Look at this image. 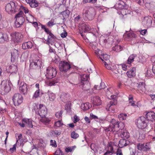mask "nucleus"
<instances>
[{
  "label": "nucleus",
  "mask_w": 155,
  "mask_h": 155,
  "mask_svg": "<svg viewBox=\"0 0 155 155\" xmlns=\"http://www.w3.org/2000/svg\"><path fill=\"white\" fill-rule=\"evenodd\" d=\"M19 89L21 92L24 94H26L28 91L27 84L24 82H21L20 84Z\"/></svg>",
  "instance_id": "15"
},
{
  "label": "nucleus",
  "mask_w": 155,
  "mask_h": 155,
  "mask_svg": "<svg viewBox=\"0 0 155 155\" xmlns=\"http://www.w3.org/2000/svg\"><path fill=\"white\" fill-rule=\"evenodd\" d=\"M92 104L94 106H99L101 104V101L98 97H95L93 98Z\"/></svg>",
  "instance_id": "21"
},
{
  "label": "nucleus",
  "mask_w": 155,
  "mask_h": 155,
  "mask_svg": "<svg viewBox=\"0 0 155 155\" xmlns=\"http://www.w3.org/2000/svg\"><path fill=\"white\" fill-rule=\"evenodd\" d=\"M139 31L140 34L143 35H145L147 33V30L145 29L143 30L141 29L139 30Z\"/></svg>",
  "instance_id": "52"
},
{
  "label": "nucleus",
  "mask_w": 155,
  "mask_h": 155,
  "mask_svg": "<svg viewBox=\"0 0 155 155\" xmlns=\"http://www.w3.org/2000/svg\"><path fill=\"white\" fill-rule=\"evenodd\" d=\"M120 67H121L122 69L124 71H126L127 69V66L125 64H121L119 65Z\"/></svg>",
  "instance_id": "58"
},
{
  "label": "nucleus",
  "mask_w": 155,
  "mask_h": 155,
  "mask_svg": "<svg viewBox=\"0 0 155 155\" xmlns=\"http://www.w3.org/2000/svg\"><path fill=\"white\" fill-rule=\"evenodd\" d=\"M99 57L103 62H104L105 60L106 61V62H109L110 56L106 54H101V56H99Z\"/></svg>",
  "instance_id": "27"
},
{
  "label": "nucleus",
  "mask_w": 155,
  "mask_h": 155,
  "mask_svg": "<svg viewBox=\"0 0 155 155\" xmlns=\"http://www.w3.org/2000/svg\"><path fill=\"white\" fill-rule=\"evenodd\" d=\"M114 100H111L110 101V104H108L107 105V108L108 107V111L110 110V107L111 106L113 105H115L116 103L115 102V101H114Z\"/></svg>",
  "instance_id": "43"
},
{
  "label": "nucleus",
  "mask_w": 155,
  "mask_h": 155,
  "mask_svg": "<svg viewBox=\"0 0 155 155\" xmlns=\"http://www.w3.org/2000/svg\"><path fill=\"white\" fill-rule=\"evenodd\" d=\"M94 9L93 8H86L84 12V15L88 18H91L94 15Z\"/></svg>",
  "instance_id": "7"
},
{
  "label": "nucleus",
  "mask_w": 155,
  "mask_h": 155,
  "mask_svg": "<svg viewBox=\"0 0 155 155\" xmlns=\"http://www.w3.org/2000/svg\"><path fill=\"white\" fill-rule=\"evenodd\" d=\"M122 47L120 45H115L112 48V49L113 51H116L119 52L122 50Z\"/></svg>",
  "instance_id": "37"
},
{
  "label": "nucleus",
  "mask_w": 155,
  "mask_h": 155,
  "mask_svg": "<svg viewBox=\"0 0 155 155\" xmlns=\"http://www.w3.org/2000/svg\"><path fill=\"white\" fill-rule=\"evenodd\" d=\"M137 148L138 150L143 151H149L150 148L147 144L145 145L142 143H139L137 145Z\"/></svg>",
  "instance_id": "14"
},
{
  "label": "nucleus",
  "mask_w": 155,
  "mask_h": 155,
  "mask_svg": "<svg viewBox=\"0 0 155 155\" xmlns=\"http://www.w3.org/2000/svg\"><path fill=\"white\" fill-rule=\"evenodd\" d=\"M54 24H55V23H54V21L52 20H51V21H49L47 23V25L49 27L52 26L53 25H54Z\"/></svg>",
  "instance_id": "60"
},
{
  "label": "nucleus",
  "mask_w": 155,
  "mask_h": 155,
  "mask_svg": "<svg viewBox=\"0 0 155 155\" xmlns=\"http://www.w3.org/2000/svg\"><path fill=\"white\" fill-rule=\"evenodd\" d=\"M47 44L50 45H52L53 44V42L52 41V39H46L45 41Z\"/></svg>",
  "instance_id": "59"
},
{
  "label": "nucleus",
  "mask_w": 155,
  "mask_h": 155,
  "mask_svg": "<svg viewBox=\"0 0 155 155\" xmlns=\"http://www.w3.org/2000/svg\"><path fill=\"white\" fill-rule=\"evenodd\" d=\"M16 145L15 144L13 145L12 148H10V151L11 153H13L16 150Z\"/></svg>",
  "instance_id": "62"
},
{
  "label": "nucleus",
  "mask_w": 155,
  "mask_h": 155,
  "mask_svg": "<svg viewBox=\"0 0 155 155\" xmlns=\"http://www.w3.org/2000/svg\"><path fill=\"white\" fill-rule=\"evenodd\" d=\"M16 136L17 137L16 139H17V141H18V140H19L21 138L22 134H16Z\"/></svg>",
  "instance_id": "63"
},
{
  "label": "nucleus",
  "mask_w": 155,
  "mask_h": 155,
  "mask_svg": "<svg viewBox=\"0 0 155 155\" xmlns=\"http://www.w3.org/2000/svg\"><path fill=\"white\" fill-rule=\"evenodd\" d=\"M33 45V43L30 41H28L24 43L22 45V48L23 49H25L27 48H31Z\"/></svg>",
  "instance_id": "26"
},
{
  "label": "nucleus",
  "mask_w": 155,
  "mask_h": 155,
  "mask_svg": "<svg viewBox=\"0 0 155 155\" xmlns=\"http://www.w3.org/2000/svg\"><path fill=\"white\" fill-rule=\"evenodd\" d=\"M152 18L151 17H146L143 21V24L147 27H150L151 25Z\"/></svg>",
  "instance_id": "11"
},
{
  "label": "nucleus",
  "mask_w": 155,
  "mask_h": 155,
  "mask_svg": "<svg viewBox=\"0 0 155 155\" xmlns=\"http://www.w3.org/2000/svg\"><path fill=\"white\" fill-rule=\"evenodd\" d=\"M73 148L72 147H66L65 149V151L66 152L68 153L69 152H71Z\"/></svg>",
  "instance_id": "57"
},
{
  "label": "nucleus",
  "mask_w": 155,
  "mask_h": 155,
  "mask_svg": "<svg viewBox=\"0 0 155 155\" xmlns=\"http://www.w3.org/2000/svg\"><path fill=\"white\" fill-rule=\"evenodd\" d=\"M79 28V30L81 29L83 32H86L90 31L91 27L86 24L83 23L80 24Z\"/></svg>",
  "instance_id": "16"
},
{
  "label": "nucleus",
  "mask_w": 155,
  "mask_h": 155,
  "mask_svg": "<svg viewBox=\"0 0 155 155\" xmlns=\"http://www.w3.org/2000/svg\"><path fill=\"white\" fill-rule=\"evenodd\" d=\"M63 124L61 122V121L59 120L55 123L54 126L56 127H59L61 126Z\"/></svg>",
  "instance_id": "48"
},
{
  "label": "nucleus",
  "mask_w": 155,
  "mask_h": 155,
  "mask_svg": "<svg viewBox=\"0 0 155 155\" xmlns=\"http://www.w3.org/2000/svg\"><path fill=\"white\" fill-rule=\"evenodd\" d=\"M138 90L142 92L145 91V84L144 82L140 83L138 86Z\"/></svg>",
  "instance_id": "31"
},
{
  "label": "nucleus",
  "mask_w": 155,
  "mask_h": 155,
  "mask_svg": "<svg viewBox=\"0 0 155 155\" xmlns=\"http://www.w3.org/2000/svg\"><path fill=\"white\" fill-rule=\"evenodd\" d=\"M1 89L6 93H8L11 90V87L6 80H3L1 83Z\"/></svg>",
  "instance_id": "8"
},
{
  "label": "nucleus",
  "mask_w": 155,
  "mask_h": 155,
  "mask_svg": "<svg viewBox=\"0 0 155 155\" xmlns=\"http://www.w3.org/2000/svg\"><path fill=\"white\" fill-rule=\"evenodd\" d=\"M11 61L13 62H16L18 61L19 54L18 50L14 49L11 52Z\"/></svg>",
  "instance_id": "10"
},
{
  "label": "nucleus",
  "mask_w": 155,
  "mask_h": 155,
  "mask_svg": "<svg viewBox=\"0 0 155 155\" xmlns=\"http://www.w3.org/2000/svg\"><path fill=\"white\" fill-rule=\"evenodd\" d=\"M16 7L15 4L13 2H10L5 6V10L8 13L13 12H15Z\"/></svg>",
  "instance_id": "6"
},
{
  "label": "nucleus",
  "mask_w": 155,
  "mask_h": 155,
  "mask_svg": "<svg viewBox=\"0 0 155 155\" xmlns=\"http://www.w3.org/2000/svg\"><path fill=\"white\" fill-rule=\"evenodd\" d=\"M94 49L95 51V54L98 57L100 55V54L101 53V51L99 49L96 48L95 47H94Z\"/></svg>",
  "instance_id": "50"
},
{
  "label": "nucleus",
  "mask_w": 155,
  "mask_h": 155,
  "mask_svg": "<svg viewBox=\"0 0 155 155\" xmlns=\"http://www.w3.org/2000/svg\"><path fill=\"white\" fill-rule=\"evenodd\" d=\"M88 78L87 74H84L81 76V84L83 85L87 82Z\"/></svg>",
  "instance_id": "22"
},
{
  "label": "nucleus",
  "mask_w": 155,
  "mask_h": 155,
  "mask_svg": "<svg viewBox=\"0 0 155 155\" xmlns=\"http://www.w3.org/2000/svg\"><path fill=\"white\" fill-rule=\"evenodd\" d=\"M116 8L117 9H127L128 6L122 1H120L115 6Z\"/></svg>",
  "instance_id": "12"
},
{
  "label": "nucleus",
  "mask_w": 155,
  "mask_h": 155,
  "mask_svg": "<svg viewBox=\"0 0 155 155\" xmlns=\"http://www.w3.org/2000/svg\"><path fill=\"white\" fill-rule=\"evenodd\" d=\"M12 100L15 106H18L22 102L23 97L20 94L16 93L12 97Z\"/></svg>",
  "instance_id": "4"
},
{
  "label": "nucleus",
  "mask_w": 155,
  "mask_h": 155,
  "mask_svg": "<svg viewBox=\"0 0 155 155\" xmlns=\"http://www.w3.org/2000/svg\"><path fill=\"white\" fill-rule=\"evenodd\" d=\"M23 14V12L20 11L15 16L16 21L15 22V26L16 27H19L21 26L24 23L25 19L22 16Z\"/></svg>",
  "instance_id": "3"
},
{
  "label": "nucleus",
  "mask_w": 155,
  "mask_h": 155,
  "mask_svg": "<svg viewBox=\"0 0 155 155\" xmlns=\"http://www.w3.org/2000/svg\"><path fill=\"white\" fill-rule=\"evenodd\" d=\"M39 110L38 114L41 117L45 116L47 114V109L45 106L42 104H40L39 107Z\"/></svg>",
  "instance_id": "13"
},
{
  "label": "nucleus",
  "mask_w": 155,
  "mask_h": 155,
  "mask_svg": "<svg viewBox=\"0 0 155 155\" xmlns=\"http://www.w3.org/2000/svg\"><path fill=\"white\" fill-rule=\"evenodd\" d=\"M97 0H83V2L84 3H95Z\"/></svg>",
  "instance_id": "51"
},
{
  "label": "nucleus",
  "mask_w": 155,
  "mask_h": 155,
  "mask_svg": "<svg viewBox=\"0 0 155 155\" xmlns=\"http://www.w3.org/2000/svg\"><path fill=\"white\" fill-rule=\"evenodd\" d=\"M135 69L134 68H133L129 70L127 73V76L129 78L135 76Z\"/></svg>",
  "instance_id": "24"
},
{
  "label": "nucleus",
  "mask_w": 155,
  "mask_h": 155,
  "mask_svg": "<svg viewBox=\"0 0 155 155\" xmlns=\"http://www.w3.org/2000/svg\"><path fill=\"white\" fill-rule=\"evenodd\" d=\"M9 72L11 73H15L17 72L18 71L17 66L14 64L11 65L9 67Z\"/></svg>",
  "instance_id": "30"
},
{
  "label": "nucleus",
  "mask_w": 155,
  "mask_h": 155,
  "mask_svg": "<svg viewBox=\"0 0 155 155\" xmlns=\"http://www.w3.org/2000/svg\"><path fill=\"white\" fill-rule=\"evenodd\" d=\"M11 35L13 39H21L23 38V36L21 34L19 33H12Z\"/></svg>",
  "instance_id": "29"
},
{
  "label": "nucleus",
  "mask_w": 155,
  "mask_h": 155,
  "mask_svg": "<svg viewBox=\"0 0 155 155\" xmlns=\"http://www.w3.org/2000/svg\"><path fill=\"white\" fill-rule=\"evenodd\" d=\"M129 143V142L128 140L124 139H121L119 140L118 146L119 147L121 148L127 146Z\"/></svg>",
  "instance_id": "19"
},
{
  "label": "nucleus",
  "mask_w": 155,
  "mask_h": 155,
  "mask_svg": "<svg viewBox=\"0 0 155 155\" xmlns=\"http://www.w3.org/2000/svg\"><path fill=\"white\" fill-rule=\"evenodd\" d=\"M62 14L64 18H67L68 17L70 14V11L68 10L62 12Z\"/></svg>",
  "instance_id": "41"
},
{
  "label": "nucleus",
  "mask_w": 155,
  "mask_h": 155,
  "mask_svg": "<svg viewBox=\"0 0 155 155\" xmlns=\"http://www.w3.org/2000/svg\"><path fill=\"white\" fill-rule=\"evenodd\" d=\"M123 124L122 123H119L114 124L111 123L110 124V126L108 128L106 129L105 130L107 131H113L114 132L115 131V125H117L118 127H119L120 125H121Z\"/></svg>",
  "instance_id": "17"
},
{
  "label": "nucleus",
  "mask_w": 155,
  "mask_h": 155,
  "mask_svg": "<svg viewBox=\"0 0 155 155\" xmlns=\"http://www.w3.org/2000/svg\"><path fill=\"white\" fill-rule=\"evenodd\" d=\"M26 17L27 21L30 23H32L33 21L36 20L30 12L28 15Z\"/></svg>",
  "instance_id": "32"
},
{
  "label": "nucleus",
  "mask_w": 155,
  "mask_h": 155,
  "mask_svg": "<svg viewBox=\"0 0 155 155\" xmlns=\"http://www.w3.org/2000/svg\"><path fill=\"white\" fill-rule=\"evenodd\" d=\"M48 94L49 96V99L50 101H54L55 98V94L51 92H49Z\"/></svg>",
  "instance_id": "38"
},
{
  "label": "nucleus",
  "mask_w": 155,
  "mask_h": 155,
  "mask_svg": "<svg viewBox=\"0 0 155 155\" xmlns=\"http://www.w3.org/2000/svg\"><path fill=\"white\" fill-rule=\"evenodd\" d=\"M137 55L136 54L131 55L128 58L127 60V63L128 64H130L134 61V59L135 57H136Z\"/></svg>",
  "instance_id": "34"
},
{
  "label": "nucleus",
  "mask_w": 155,
  "mask_h": 155,
  "mask_svg": "<svg viewBox=\"0 0 155 155\" xmlns=\"http://www.w3.org/2000/svg\"><path fill=\"white\" fill-rule=\"evenodd\" d=\"M62 113V111H61L58 112L55 114V116L57 118L61 119Z\"/></svg>",
  "instance_id": "47"
},
{
  "label": "nucleus",
  "mask_w": 155,
  "mask_h": 155,
  "mask_svg": "<svg viewBox=\"0 0 155 155\" xmlns=\"http://www.w3.org/2000/svg\"><path fill=\"white\" fill-rule=\"evenodd\" d=\"M30 65H34L35 66H40L41 65V61L37 56H35L34 58H31L30 60Z\"/></svg>",
  "instance_id": "9"
},
{
  "label": "nucleus",
  "mask_w": 155,
  "mask_h": 155,
  "mask_svg": "<svg viewBox=\"0 0 155 155\" xmlns=\"http://www.w3.org/2000/svg\"><path fill=\"white\" fill-rule=\"evenodd\" d=\"M90 116L91 117L92 119H98L97 117V116L94 115L93 114H91Z\"/></svg>",
  "instance_id": "64"
},
{
  "label": "nucleus",
  "mask_w": 155,
  "mask_h": 155,
  "mask_svg": "<svg viewBox=\"0 0 155 155\" xmlns=\"http://www.w3.org/2000/svg\"><path fill=\"white\" fill-rule=\"evenodd\" d=\"M146 116L148 120L152 121L154 120L155 114L153 111L149 112L147 113ZM151 122V121H150Z\"/></svg>",
  "instance_id": "18"
},
{
  "label": "nucleus",
  "mask_w": 155,
  "mask_h": 155,
  "mask_svg": "<svg viewBox=\"0 0 155 155\" xmlns=\"http://www.w3.org/2000/svg\"><path fill=\"white\" fill-rule=\"evenodd\" d=\"M46 33L48 35V39L54 38H55V36L49 30Z\"/></svg>",
  "instance_id": "46"
},
{
  "label": "nucleus",
  "mask_w": 155,
  "mask_h": 155,
  "mask_svg": "<svg viewBox=\"0 0 155 155\" xmlns=\"http://www.w3.org/2000/svg\"><path fill=\"white\" fill-rule=\"evenodd\" d=\"M58 82V80L50 81L48 83V85L50 86L54 85L55 84V83H57Z\"/></svg>",
  "instance_id": "56"
},
{
  "label": "nucleus",
  "mask_w": 155,
  "mask_h": 155,
  "mask_svg": "<svg viewBox=\"0 0 155 155\" xmlns=\"http://www.w3.org/2000/svg\"><path fill=\"white\" fill-rule=\"evenodd\" d=\"M113 72L115 74V75L118 78V77H119L120 76H122L123 77L124 76V75H123L122 74H121L120 73L119 71L115 70H113Z\"/></svg>",
  "instance_id": "45"
},
{
  "label": "nucleus",
  "mask_w": 155,
  "mask_h": 155,
  "mask_svg": "<svg viewBox=\"0 0 155 155\" xmlns=\"http://www.w3.org/2000/svg\"><path fill=\"white\" fill-rule=\"evenodd\" d=\"M105 87V85L104 83H101L99 86L95 85L94 87V88L95 90H99L102 89H104Z\"/></svg>",
  "instance_id": "35"
},
{
  "label": "nucleus",
  "mask_w": 155,
  "mask_h": 155,
  "mask_svg": "<svg viewBox=\"0 0 155 155\" xmlns=\"http://www.w3.org/2000/svg\"><path fill=\"white\" fill-rule=\"evenodd\" d=\"M59 68L60 71L64 72L68 71L71 68L70 63L66 61H62L60 62L59 64Z\"/></svg>",
  "instance_id": "2"
},
{
  "label": "nucleus",
  "mask_w": 155,
  "mask_h": 155,
  "mask_svg": "<svg viewBox=\"0 0 155 155\" xmlns=\"http://www.w3.org/2000/svg\"><path fill=\"white\" fill-rule=\"evenodd\" d=\"M20 11H22V12L23 11L25 14L29 13L30 12H29V10H28V8L23 6L22 5H21L20 7Z\"/></svg>",
  "instance_id": "39"
},
{
  "label": "nucleus",
  "mask_w": 155,
  "mask_h": 155,
  "mask_svg": "<svg viewBox=\"0 0 155 155\" xmlns=\"http://www.w3.org/2000/svg\"><path fill=\"white\" fill-rule=\"evenodd\" d=\"M23 122L25 123V125L30 127L32 128L33 125L32 124L31 120L28 119H25L23 120Z\"/></svg>",
  "instance_id": "25"
},
{
  "label": "nucleus",
  "mask_w": 155,
  "mask_h": 155,
  "mask_svg": "<svg viewBox=\"0 0 155 155\" xmlns=\"http://www.w3.org/2000/svg\"><path fill=\"white\" fill-rule=\"evenodd\" d=\"M129 105L134 106H136L135 104L134 103V101H133V97H131L129 98Z\"/></svg>",
  "instance_id": "49"
},
{
  "label": "nucleus",
  "mask_w": 155,
  "mask_h": 155,
  "mask_svg": "<svg viewBox=\"0 0 155 155\" xmlns=\"http://www.w3.org/2000/svg\"><path fill=\"white\" fill-rule=\"evenodd\" d=\"M147 120L143 117H141L138 118L136 123L137 127L141 129H143L147 127V128H149L147 124Z\"/></svg>",
  "instance_id": "1"
},
{
  "label": "nucleus",
  "mask_w": 155,
  "mask_h": 155,
  "mask_svg": "<svg viewBox=\"0 0 155 155\" xmlns=\"http://www.w3.org/2000/svg\"><path fill=\"white\" fill-rule=\"evenodd\" d=\"M127 117V115L126 114L121 113L118 115V117L120 120H126Z\"/></svg>",
  "instance_id": "36"
},
{
  "label": "nucleus",
  "mask_w": 155,
  "mask_h": 155,
  "mask_svg": "<svg viewBox=\"0 0 155 155\" xmlns=\"http://www.w3.org/2000/svg\"><path fill=\"white\" fill-rule=\"evenodd\" d=\"M25 1L32 8H35L38 5V3L36 0H25Z\"/></svg>",
  "instance_id": "20"
},
{
  "label": "nucleus",
  "mask_w": 155,
  "mask_h": 155,
  "mask_svg": "<svg viewBox=\"0 0 155 155\" xmlns=\"http://www.w3.org/2000/svg\"><path fill=\"white\" fill-rule=\"evenodd\" d=\"M79 136V134L76 133L75 131H73L71 133V137L72 138L76 139L78 138Z\"/></svg>",
  "instance_id": "42"
},
{
  "label": "nucleus",
  "mask_w": 155,
  "mask_h": 155,
  "mask_svg": "<svg viewBox=\"0 0 155 155\" xmlns=\"http://www.w3.org/2000/svg\"><path fill=\"white\" fill-rule=\"evenodd\" d=\"M79 120L78 117L76 115H75L73 117V119L74 123H75L78 121Z\"/></svg>",
  "instance_id": "55"
},
{
  "label": "nucleus",
  "mask_w": 155,
  "mask_h": 155,
  "mask_svg": "<svg viewBox=\"0 0 155 155\" xmlns=\"http://www.w3.org/2000/svg\"><path fill=\"white\" fill-rule=\"evenodd\" d=\"M120 136L122 138H128L129 137V134L126 130H124L122 132Z\"/></svg>",
  "instance_id": "33"
},
{
  "label": "nucleus",
  "mask_w": 155,
  "mask_h": 155,
  "mask_svg": "<svg viewBox=\"0 0 155 155\" xmlns=\"http://www.w3.org/2000/svg\"><path fill=\"white\" fill-rule=\"evenodd\" d=\"M91 106V104L89 103H83L81 105V108L84 110L89 109Z\"/></svg>",
  "instance_id": "28"
},
{
  "label": "nucleus",
  "mask_w": 155,
  "mask_h": 155,
  "mask_svg": "<svg viewBox=\"0 0 155 155\" xmlns=\"http://www.w3.org/2000/svg\"><path fill=\"white\" fill-rule=\"evenodd\" d=\"M57 71L55 68L52 67H48L47 69L46 76L49 79H51L56 76Z\"/></svg>",
  "instance_id": "5"
},
{
  "label": "nucleus",
  "mask_w": 155,
  "mask_h": 155,
  "mask_svg": "<svg viewBox=\"0 0 155 155\" xmlns=\"http://www.w3.org/2000/svg\"><path fill=\"white\" fill-rule=\"evenodd\" d=\"M40 120L45 125H47L49 124L51 121L49 118L45 117V116L41 117V119H40Z\"/></svg>",
  "instance_id": "23"
},
{
  "label": "nucleus",
  "mask_w": 155,
  "mask_h": 155,
  "mask_svg": "<svg viewBox=\"0 0 155 155\" xmlns=\"http://www.w3.org/2000/svg\"><path fill=\"white\" fill-rule=\"evenodd\" d=\"M108 63L105 61L104 62V64L106 68L107 69L110 70L111 69V67L109 64H108Z\"/></svg>",
  "instance_id": "61"
},
{
  "label": "nucleus",
  "mask_w": 155,
  "mask_h": 155,
  "mask_svg": "<svg viewBox=\"0 0 155 155\" xmlns=\"http://www.w3.org/2000/svg\"><path fill=\"white\" fill-rule=\"evenodd\" d=\"M60 98L61 99V101L64 102L67 100V94L64 92L62 93L60 95Z\"/></svg>",
  "instance_id": "40"
},
{
  "label": "nucleus",
  "mask_w": 155,
  "mask_h": 155,
  "mask_svg": "<svg viewBox=\"0 0 155 155\" xmlns=\"http://www.w3.org/2000/svg\"><path fill=\"white\" fill-rule=\"evenodd\" d=\"M128 38H136V35L133 32H130L127 35Z\"/></svg>",
  "instance_id": "53"
},
{
  "label": "nucleus",
  "mask_w": 155,
  "mask_h": 155,
  "mask_svg": "<svg viewBox=\"0 0 155 155\" xmlns=\"http://www.w3.org/2000/svg\"><path fill=\"white\" fill-rule=\"evenodd\" d=\"M40 95V89H38L37 90L35 93H34L33 96V98H38L39 97Z\"/></svg>",
  "instance_id": "44"
},
{
  "label": "nucleus",
  "mask_w": 155,
  "mask_h": 155,
  "mask_svg": "<svg viewBox=\"0 0 155 155\" xmlns=\"http://www.w3.org/2000/svg\"><path fill=\"white\" fill-rule=\"evenodd\" d=\"M50 145L54 147H57V145L55 140H50Z\"/></svg>",
  "instance_id": "54"
}]
</instances>
